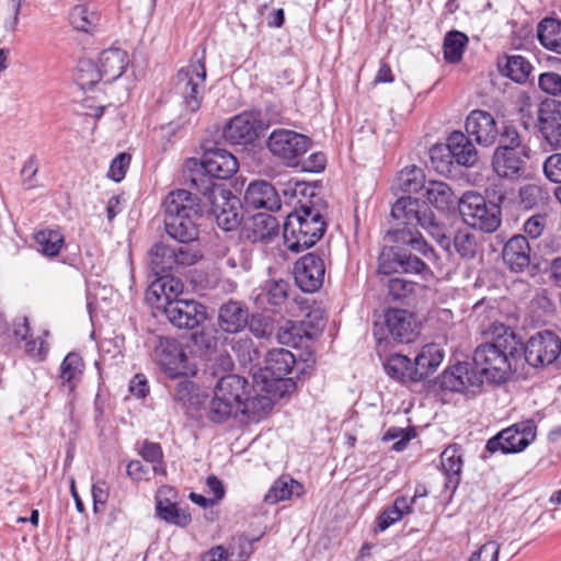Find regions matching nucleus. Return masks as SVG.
<instances>
[{
  "mask_svg": "<svg viewBox=\"0 0 561 561\" xmlns=\"http://www.w3.org/2000/svg\"><path fill=\"white\" fill-rule=\"evenodd\" d=\"M537 425L533 420L515 423L491 437L485 451L494 454H516L526 449L536 438Z\"/></svg>",
  "mask_w": 561,
  "mask_h": 561,
  "instance_id": "obj_11",
  "label": "nucleus"
},
{
  "mask_svg": "<svg viewBox=\"0 0 561 561\" xmlns=\"http://www.w3.org/2000/svg\"><path fill=\"white\" fill-rule=\"evenodd\" d=\"M447 148L460 165L471 167L478 159V151L471 140L461 131H454L447 139Z\"/></svg>",
  "mask_w": 561,
  "mask_h": 561,
  "instance_id": "obj_30",
  "label": "nucleus"
},
{
  "mask_svg": "<svg viewBox=\"0 0 561 561\" xmlns=\"http://www.w3.org/2000/svg\"><path fill=\"white\" fill-rule=\"evenodd\" d=\"M160 277L150 286L149 295L156 297L158 308H163L169 300H179L178 297L183 291V284L180 279L168 275H159Z\"/></svg>",
  "mask_w": 561,
  "mask_h": 561,
  "instance_id": "obj_36",
  "label": "nucleus"
},
{
  "mask_svg": "<svg viewBox=\"0 0 561 561\" xmlns=\"http://www.w3.org/2000/svg\"><path fill=\"white\" fill-rule=\"evenodd\" d=\"M524 351H561V337L551 330L539 331L528 339Z\"/></svg>",
  "mask_w": 561,
  "mask_h": 561,
  "instance_id": "obj_44",
  "label": "nucleus"
},
{
  "mask_svg": "<svg viewBox=\"0 0 561 561\" xmlns=\"http://www.w3.org/2000/svg\"><path fill=\"white\" fill-rule=\"evenodd\" d=\"M156 510L157 515L167 523L185 527L191 522V515L170 501L157 500Z\"/></svg>",
  "mask_w": 561,
  "mask_h": 561,
  "instance_id": "obj_43",
  "label": "nucleus"
},
{
  "mask_svg": "<svg viewBox=\"0 0 561 561\" xmlns=\"http://www.w3.org/2000/svg\"><path fill=\"white\" fill-rule=\"evenodd\" d=\"M440 466L445 474V489L454 492L461 479L462 457L458 445H450L440 454Z\"/></svg>",
  "mask_w": 561,
  "mask_h": 561,
  "instance_id": "obj_28",
  "label": "nucleus"
},
{
  "mask_svg": "<svg viewBox=\"0 0 561 561\" xmlns=\"http://www.w3.org/2000/svg\"><path fill=\"white\" fill-rule=\"evenodd\" d=\"M454 245L456 251L462 256L467 259H471L476 255L478 250V242L476 237L466 231L459 230L454 239Z\"/></svg>",
  "mask_w": 561,
  "mask_h": 561,
  "instance_id": "obj_53",
  "label": "nucleus"
},
{
  "mask_svg": "<svg viewBox=\"0 0 561 561\" xmlns=\"http://www.w3.org/2000/svg\"><path fill=\"white\" fill-rule=\"evenodd\" d=\"M310 146L309 137L289 129H275L267 138L271 153L287 167H296Z\"/></svg>",
  "mask_w": 561,
  "mask_h": 561,
  "instance_id": "obj_13",
  "label": "nucleus"
},
{
  "mask_svg": "<svg viewBox=\"0 0 561 561\" xmlns=\"http://www.w3.org/2000/svg\"><path fill=\"white\" fill-rule=\"evenodd\" d=\"M140 455L146 461L153 463L152 470L156 473H165V468L161 462L163 454L159 444L145 442L140 450Z\"/></svg>",
  "mask_w": 561,
  "mask_h": 561,
  "instance_id": "obj_54",
  "label": "nucleus"
},
{
  "mask_svg": "<svg viewBox=\"0 0 561 561\" xmlns=\"http://www.w3.org/2000/svg\"><path fill=\"white\" fill-rule=\"evenodd\" d=\"M84 369V363L80 353H68L60 365V378L68 385L69 391H73L80 381Z\"/></svg>",
  "mask_w": 561,
  "mask_h": 561,
  "instance_id": "obj_41",
  "label": "nucleus"
},
{
  "mask_svg": "<svg viewBox=\"0 0 561 561\" xmlns=\"http://www.w3.org/2000/svg\"><path fill=\"white\" fill-rule=\"evenodd\" d=\"M503 261L513 272H522L530 264V245L526 237H512L503 248Z\"/></svg>",
  "mask_w": 561,
  "mask_h": 561,
  "instance_id": "obj_24",
  "label": "nucleus"
},
{
  "mask_svg": "<svg viewBox=\"0 0 561 561\" xmlns=\"http://www.w3.org/2000/svg\"><path fill=\"white\" fill-rule=\"evenodd\" d=\"M236 553V545H230L228 550H226L222 546H217L211 548L208 552H206L203 556L202 561H225L228 558H232Z\"/></svg>",
  "mask_w": 561,
  "mask_h": 561,
  "instance_id": "obj_64",
  "label": "nucleus"
},
{
  "mask_svg": "<svg viewBox=\"0 0 561 561\" xmlns=\"http://www.w3.org/2000/svg\"><path fill=\"white\" fill-rule=\"evenodd\" d=\"M174 252L175 271L180 267L194 265L202 257L197 250H194L187 245L174 247Z\"/></svg>",
  "mask_w": 561,
  "mask_h": 561,
  "instance_id": "obj_56",
  "label": "nucleus"
},
{
  "mask_svg": "<svg viewBox=\"0 0 561 561\" xmlns=\"http://www.w3.org/2000/svg\"><path fill=\"white\" fill-rule=\"evenodd\" d=\"M162 309L168 320L180 329H194L205 319L204 307L195 300H169Z\"/></svg>",
  "mask_w": 561,
  "mask_h": 561,
  "instance_id": "obj_15",
  "label": "nucleus"
},
{
  "mask_svg": "<svg viewBox=\"0 0 561 561\" xmlns=\"http://www.w3.org/2000/svg\"><path fill=\"white\" fill-rule=\"evenodd\" d=\"M392 353L385 359L383 368L391 378L401 381H421L433 374L442 364L444 353Z\"/></svg>",
  "mask_w": 561,
  "mask_h": 561,
  "instance_id": "obj_5",
  "label": "nucleus"
},
{
  "mask_svg": "<svg viewBox=\"0 0 561 561\" xmlns=\"http://www.w3.org/2000/svg\"><path fill=\"white\" fill-rule=\"evenodd\" d=\"M476 356L479 355V359H482V364L491 365L494 367H504V368H513L512 360L514 358L510 353H474Z\"/></svg>",
  "mask_w": 561,
  "mask_h": 561,
  "instance_id": "obj_61",
  "label": "nucleus"
},
{
  "mask_svg": "<svg viewBox=\"0 0 561 561\" xmlns=\"http://www.w3.org/2000/svg\"><path fill=\"white\" fill-rule=\"evenodd\" d=\"M497 147L495 151L502 152H518L528 156L530 148L524 142L517 128L511 124H503L500 128V135L497 138Z\"/></svg>",
  "mask_w": 561,
  "mask_h": 561,
  "instance_id": "obj_37",
  "label": "nucleus"
},
{
  "mask_svg": "<svg viewBox=\"0 0 561 561\" xmlns=\"http://www.w3.org/2000/svg\"><path fill=\"white\" fill-rule=\"evenodd\" d=\"M164 219H174L185 215L202 216L203 208L196 195L186 190L170 192L163 201Z\"/></svg>",
  "mask_w": 561,
  "mask_h": 561,
  "instance_id": "obj_19",
  "label": "nucleus"
},
{
  "mask_svg": "<svg viewBox=\"0 0 561 561\" xmlns=\"http://www.w3.org/2000/svg\"><path fill=\"white\" fill-rule=\"evenodd\" d=\"M291 286L283 278H270L260 287L259 294L254 298V302L262 308L265 304L272 307H280L289 298Z\"/></svg>",
  "mask_w": 561,
  "mask_h": 561,
  "instance_id": "obj_26",
  "label": "nucleus"
},
{
  "mask_svg": "<svg viewBox=\"0 0 561 561\" xmlns=\"http://www.w3.org/2000/svg\"><path fill=\"white\" fill-rule=\"evenodd\" d=\"M76 80L82 90H89L101 80H104V77L102 76L98 64L87 59L79 62Z\"/></svg>",
  "mask_w": 561,
  "mask_h": 561,
  "instance_id": "obj_46",
  "label": "nucleus"
},
{
  "mask_svg": "<svg viewBox=\"0 0 561 561\" xmlns=\"http://www.w3.org/2000/svg\"><path fill=\"white\" fill-rule=\"evenodd\" d=\"M174 256V247L163 243L153 244L148 253L150 270L157 276L175 271Z\"/></svg>",
  "mask_w": 561,
  "mask_h": 561,
  "instance_id": "obj_35",
  "label": "nucleus"
},
{
  "mask_svg": "<svg viewBox=\"0 0 561 561\" xmlns=\"http://www.w3.org/2000/svg\"><path fill=\"white\" fill-rule=\"evenodd\" d=\"M201 216L185 215L174 219H164L168 234L182 243H188L198 237V222Z\"/></svg>",
  "mask_w": 561,
  "mask_h": 561,
  "instance_id": "obj_31",
  "label": "nucleus"
},
{
  "mask_svg": "<svg viewBox=\"0 0 561 561\" xmlns=\"http://www.w3.org/2000/svg\"><path fill=\"white\" fill-rule=\"evenodd\" d=\"M325 265L314 253H308L295 264L296 284L307 293L317 291L323 284Z\"/></svg>",
  "mask_w": 561,
  "mask_h": 561,
  "instance_id": "obj_16",
  "label": "nucleus"
},
{
  "mask_svg": "<svg viewBox=\"0 0 561 561\" xmlns=\"http://www.w3.org/2000/svg\"><path fill=\"white\" fill-rule=\"evenodd\" d=\"M423 196L428 204L443 211L449 210L457 201L451 187L443 181H427L423 190Z\"/></svg>",
  "mask_w": 561,
  "mask_h": 561,
  "instance_id": "obj_34",
  "label": "nucleus"
},
{
  "mask_svg": "<svg viewBox=\"0 0 561 561\" xmlns=\"http://www.w3.org/2000/svg\"><path fill=\"white\" fill-rule=\"evenodd\" d=\"M427 181L423 170L416 165L402 169L396 178V188L404 193L423 192Z\"/></svg>",
  "mask_w": 561,
  "mask_h": 561,
  "instance_id": "obj_38",
  "label": "nucleus"
},
{
  "mask_svg": "<svg viewBox=\"0 0 561 561\" xmlns=\"http://www.w3.org/2000/svg\"><path fill=\"white\" fill-rule=\"evenodd\" d=\"M538 39L546 49L561 55V21L542 20L538 25Z\"/></svg>",
  "mask_w": 561,
  "mask_h": 561,
  "instance_id": "obj_40",
  "label": "nucleus"
},
{
  "mask_svg": "<svg viewBox=\"0 0 561 561\" xmlns=\"http://www.w3.org/2000/svg\"><path fill=\"white\" fill-rule=\"evenodd\" d=\"M539 87L548 94L561 93V76L556 72H546L539 77Z\"/></svg>",
  "mask_w": 561,
  "mask_h": 561,
  "instance_id": "obj_63",
  "label": "nucleus"
},
{
  "mask_svg": "<svg viewBox=\"0 0 561 561\" xmlns=\"http://www.w3.org/2000/svg\"><path fill=\"white\" fill-rule=\"evenodd\" d=\"M28 331L26 318L20 319L14 323V336L18 341L23 342V344L18 345L19 347H24L25 351H45L48 348V345L42 336L33 339L28 335Z\"/></svg>",
  "mask_w": 561,
  "mask_h": 561,
  "instance_id": "obj_48",
  "label": "nucleus"
},
{
  "mask_svg": "<svg viewBox=\"0 0 561 561\" xmlns=\"http://www.w3.org/2000/svg\"><path fill=\"white\" fill-rule=\"evenodd\" d=\"M483 336L484 342L476 351H518L522 345L514 331L502 323H492Z\"/></svg>",
  "mask_w": 561,
  "mask_h": 561,
  "instance_id": "obj_20",
  "label": "nucleus"
},
{
  "mask_svg": "<svg viewBox=\"0 0 561 561\" xmlns=\"http://www.w3.org/2000/svg\"><path fill=\"white\" fill-rule=\"evenodd\" d=\"M437 382L443 391L460 393L467 398L480 394L483 388L478 370V356H474L471 362H457L448 366L440 374Z\"/></svg>",
  "mask_w": 561,
  "mask_h": 561,
  "instance_id": "obj_9",
  "label": "nucleus"
},
{
  "mask_svg": "<svg viewBox=\"0 0 561 561\" xmlns=\"http://www.w3.org/2000/svg\"><path fill=\"white\" fill-rule=\"evenodd\" d=\"M188 165L196 168L201 174V179L192 178L193 184L199 190L204 191L205 186H210V179L227 180L231 178L239 168L237 158L221 148L207 149L203 156L202 161L192 159Z\"/></svg>",
  "mask_w": 561,
  "mask_h": 561,
  "instance_id": "obj_8",
  "label": "nucleus"
},
{
  "mask_svg": "<svg viewBox=\"0 0 561 561\" xmlns=\"http://www.w3.org/2000/svg\"><path fill=\"white\" fill-rule=\"evenodd\" d=\"M35 241L39 252L53 257L59 253L64 244V236L58 230H42L35 234Z\"/></svg>",
  "mask_w": 561,
  "mask_h": 561,
  "instance_id": "obj_45",
  "label": "nucleus"
},
{
  "mask_svg": "<svg viewBox=\"0 0 561 561\" xmlns=\"http://www.w3.org/2000/svg\"><path fill=\"white\" fill-rule=\"evenodd\" d=\"M130 157L126 153H119L112 161L108 170V176L115 182H119L124 179L126 170L129 165Z\"/></svg>",
  "mask_w": 561,
  "mask_h": 561,
  "instance_id": "obj_62",
  "label": "nucleus"
},
{
  "mask_svg": "<svg viewBox=\"0 0 561 561\" xmlns=\"http://www.w3.org/2000/svg\"><path fill=\"white\" fill-rule=\"evenodd\" d=\"M499 67L503 76L512 79L517 83L525 82L528 79L533 68L529 61L519 55L505 56L502 60H500Z\"/></svg>",
  "mask_w": 561,
  "mask_h": 561,
  "instance_id": "obj_39",
  "label": "nucleus"
},
{
  "mask_svg": "<svg viewBox=\"0 0 561 561\" xmlns=\"http://www.w3.org/2000/svg\"><path fill=\"white\" fill-rule=\"evenodd\" d=\"M257 121L250 113H242L229 121L222 130L227 142L241 145L252 141L256 137Z\"/></svg>",
  "mask_w": 561,
  "mask_h": 561,
  "instance_id": "obj_23",
  "label": "nucleus"
},
{
  "mask_svg": "<svg viewBox=\"0 0 561 561\" xmlns=\"http://www.w3.org/2000/svg\"><path fill=\"white\" fill-rule=\"evenodd\" d=\"M105 82H113L124 73L128 65L127 53L112 47L103 50L96 61Z\"/></svg>",
  "mask_w": 561,
  "mask_h": 561,
  "instance_id": "obj_27",
  "label": "nucleus"
},
{
  "mask_svg": "<svg viewBox=\"0 0 561 561\" xmlns=\"http://www.w3.org/2000/svg\"><path fill=\"white\" fill-rule=\"evenodd\" d=\"M514 362L524 360L528 365L538 367L561 368V353H510Z\"/></svg>",
  "mask_w": 561,
  "mask_h": 561,
  "instance_id": "obj_42",
  "label": "nucleus"
},
{
  "mask_svg": "<svg viewBox=\"0 0 561 561\" xmlns=\"http://www.w3.org/2000/svg\"><path fill=\"white\" fill-rule=\"evenodd\" d=\"M468 37L458 31L449 32L444 39V57L449 62L460 61Z\"/></svg>",
  "mask_w": 561,
  "mask_h": 561,
  "instance_id": "obj_47",
  "label": "nucleus"
},
{
  "mask_svg": "<svg viewBox=\"0 0 561 561\" xmlns=\"http://www.w3.org/2000/svg\"><path fill=\"white\" fill-rule=\"evenodd\" d=\"M157 360L170 378L193 377L197 373L195 353H158Z\"/></svg>",
  "mask_w": 561,
  "mask_h": 561,
  "instance_id": "obj_22",
  "label": "nucleus"
},
{
  "mask_svg": "<svg viewBox=\"0 0 561 561\" xmlns=\"http://www.w3.org/2000/svg\"><path fill=\"white\" fill-rule=\"evenodd\" d=\"M419 226L425 229L443 248L449 247L450 241L446 236V228L436 219L431 209L423 211Z\"/></svg>",
  "mask_w": 561,
  "mask_h": 561,
  "instance_id": "obj_49",
  "label": "nucleus"
},
{
  "mask_svg": "<svg viewBox=\"0 0 561 561\" xmlns=\"http://www.w3.org/2000/svg\"><path fill=\"white\" fill-rule=\"evenodd\" d=\"M500 128L492 114L482 110H473L467 116L466 131L478 145L493 146L499 138Z\"/></svg>",
  "mask_w": 561,
  "mask_h": 561,
  "instance_id": "obj_17",
  "label": "nucleus"
},
{
  "mask_svg": "<svg viewBox=\"0 0 561 561\" xmlns=\"http://www.w3.org/2000/svg\"><path fill=\"white\" fill-rule=\"evenodd\" d=\"M273 405V398L254 381L250 385L244 377L229 374L221 376L214 387L208 417L214 423H222L241 414L256 422L267 415Z\"/></svg>",
  "mask_w": 561,
  "mask_h": 561,
  "instance_id": "obj_1",
  "label": "nucleus"
},
{
  "mask_svg": "<svg viewBox=\"0 0 561 561\" xmlns=\"http://www.w3.org/2000/svg\"><path fill=\"white\" fill-rule=\"evenodd\" d=\"M209 357L206 358L205 371L218 379L233 368V360L229 353H207Z\"/></svg>",
  "mask_w": 561,
  "mask_h": 561,
  "instance_id": "obj_50",
  "label": "nucleus"
},
{
  "mask_svg": "<svg viewBox=\"0 0 561 561\" xmlns=\"http://www.w3.org/2000/svg\"><path fill=\"white\" fill-rule=\"evenodd\" d=\"M528 156L518 152L494 151L492 157V168L494 172L504 179L515 180L523 176L525 172L526 160Z\"/></svg>",
  "mask_w": 561,
  "mask_h": 561,
  "instance_id": "obj_25",
  "label": "nucleus"
},
{
  "mask_svg": "<svg viewBox=\"0 0 561 561\" xmlns=\"http://www.w3.org/2000/svg\"><path fill=\"white\" fill-rule=\"evenodd\" d=\"M205 51L196 60L178 71L175 90L182 96L184 106L196 112L203 102L206 90Z\"/></svg>",
  "mask_w": 561,
  "mask_h": 561,
  "instance_id": "obj_10",
  "label": "nucleus"
},
{
  "mask_svg": "<svg viewBox=\"0 0 561 561\" xmlns=\"http://www.w3.org/2000/svg\"><path fill=\"white\" fill-rule=\"evenodd\" d=\"M324 317L321 310L309 312L300 322L286 321L277 332V340L280 344L293 348H308L309 343L324 328Z\"/></svg>",
  "mask_w": 561,
  "mask_h": 561,
  "instance_id": "obj_12",
  "label": "nucleus"
},
{
  "mask_svg": "<svg viewBox=\"0 0 561 561\" xmlns=\"http://www.w3.org/2000/svg\"><path fill=\"white\" fill-rule=\"evenodd\" d=\"M261 355L262 353H238V359L252 375L256 386L273 398V402L293 392L296 385L286 376L295 368V353H264V366L259 363Z\"/></svg>",
  "mask_w": 561,
  "mask_h": 561,
  "instance_id": "obj_2",
  "label": "nucleus"
},
{
  "mask_svg": "<svg viewBox=\"0 0 561 561\" xmlns=\"http://www.w3.org/2000/svg\"><path fill=\"white\" fill-rule=\"evenodd\" d=\"M253 240L262 241L277 233L276 219L271 215L259 214L253 217Z\"/></svg>",
  "mask_w": 561,
  "mask_h": 561,
  "instance_id": "obj_51",
  "label": "nucleus"
},
{
  "mask_svg": "<svg viewBox=\"0 0 561 561\" xmlns=\"http://www.w3.org/2000/svg\"><path fill=\"white\" fill-rule=\"evenodd\" d=\"M244 203L255 209L276 211L282 202L274 186L265 181L251 183L244 193Z\"/></svg>",
  "mask_w": 561,
  "mask_h": 561,
  "instance_id": "obj_21",
  "label": "nucleus"
},
{
  "mask_svg": "<svg viewBox=\"0 0 561 561\" xmlns=\"http://www.w3.org/2000/svg\"><path fill=\"white\" fill-rule=\"evenodd\" d=\"M101 22V11L93 2L79 3L70 11V23L82 32L94 31Z\"/></svg>",
  "mask_w": 561,
  "mask_h": 561,
  "instance_id": "obj_33",
  "label": "nucleus"
},
{
  "mask_svg": "<svg viewBox=\"0 0 561 561\" xmlns=\"http://www.w3.org/2000/svg\"><path fill=\"white\" fill-rule=\"evenodd\" d=\"M399 266V273H421L425 267V263L415 255H407L399 253V263H396Z\"/></svg>",
  "mask_w": 561,
  "mask_h": 561,
  "instance_id": "obj_60",
  "label": "nucleus"
},
{
  "mask_svg": "<svg viewBox=\"0 0 561 561\" xmlns=\"http://www.w3.org/2000/svg\"><path fill=\"white\" fill-rule=\"evenodd\" d=\"M478 370L481 376L482 387L484 382L500 385L508 380L513 368L494 367L478 362Z\"/></svg>",
  "mask_w": 561,
  "mask_h": 561,
  "instance_id": "obj_52",
  "label": "nucleus"
},
{
  "mask_svg": "<svg viewBox=\"0 0 561 561\" xmlns=\"http://www.w3.org/2000/svg\"><path fill=\"white\" fill-rule=\"evenodd\" d=\"M386 324L391 335L401 343H410L420 332V321L405 309H391L386 313Z\"/></svg>",
  "mask_w": 561,
  "mask_h": 561,
  "instance_id": "obj_18",
  "label": "nucleus"
},
{
  "mask_svg": "<svg viewBox=\"0 0 561 561\" xmlns=\"http://www.w3.org/2000/svg\"><path fill=\"white\" fill-rule=\"evenodd\" d=\"M425 209L428 207L414 197L407 196L397 199L392 205L391 216L398 227L387 232L388 240L398 244H408L413 250L426 254L427 244L417 231Z\"/></svg>",
  "mask_w": 561,
  "mask_h": 561,
  "instance_id": "obj_4",
  "label": "nucleus"
},
{
  "mask_svg": "<svg viewBox=\"0 0 561 561\" xmlns=\"http://www.w3.org/2000/svg\"><path fill=\"white\" fill-rule=\"evenodd\" d=\"M415 436V432L413 430H404L401 427H390L383 434L382 440L390 442L396 440L392 445V449L396 451H402L408 443Z\"/></svg>",
  "mask_w": 561,
  "mask_h": 561,
  "instance_id": "obj_55",
  "label": "nucleus"
},
{
  "mask_svg": "<svg viewBox=\"0 0 561 561\" xmlns=\"http://www.w3.org/2000/svg\"><path fill=\"white\" fill-rule=\"evenodd\" d=\"M458 208L463 222L473 229L491 233L501 225L500 207L479 193L466 192L458 202Z\"/></svg>",
  "mask_w": 561,
  "mask_h": 561,
  "instance_id": "obj_6",
  "label": "nucleus"
},
{
  "mask_svg": "<svg viewBox=\"0 0 561 561\" xmlns=\"http://www.w3.org/2000/svg\"><path fill=\"white\" fill-rule=\"evenodd\" d=\"M305 493L304 485L289 476L283 474L274 481L264 496L268 504L290 500L293 496L300 497Z\"/></svg>",
  "mask_w": 561,
  "mask_h": 561,
  "instance_id": "obj_32",
  "label": "nucleus"
},
{
  "mask_svg": "<svg viewBox=\"0 0 561 561\" xmlns=\"http://www.w3.org/2000/svg\"><path fill=\"white\" fill-rule=\"evenodd\" d=\"M202 192L205 198L204 206H208L209 215L221 229L231 231L239 226L241 202L237 196L219 184L206 185Z\"/></svg>",
  "mask_w": 561,
  "mask_h": 561,
  "instance_id": "obj_7",
  "label": "nucleus"
},
{
  "mask_svg": "<svg viewBox=\"0 0 561 561\" xmlns=\"http://www.w3.org/2000/svg\"><path fill=\"white\" fill-rule=\"evenodd\" d=\"M543 173L549 181L561 183V153H553L545 160Z\"/></svg>",
  "mask_w": 561,
  "mask_h": 561,
  "instance_id": "obj_59",
  "label": "nucleus"
},
{
  "mask_svg": "<svg viewBox=\"0 0 561 561\" xmlns=\"http://www.w3.org/2000/svg\"><path fill=\"white\" fill-rule=\"evenodd\" d=\"M325 228L327 222L319 209L301 205L287 216L283 228L284 243L293 252L304 251L321 239Z\"/></svg>",
  "mask_w": 561,
  "mask_h": 561,
  "instance_id": "obj_3",
  "label": "nucleus"
},
{
  "mask_svg": "<svg viewBox=\"0 0 561 561\" xmlns=\"http://www.w3.org/2000/svg\"><path fill=\"white\" fill-rule=\"evenodd\" d=\"M538 129L543 141L552 149L561 148V103L548 100L539 105Z\"/></svg>",
  "mask_w": 561,
  "mask_h": 561,
  "instance_id": "obj_14",
  "label": "nucleus"
},
{
  "mask_svg": "<svg viewBox=\"0 0 561 561\" xmlns=\"http://www.w3.org/2000/svg\"><path fill=\"white\" fill-rule=\"evenodd\" d=\"M396 263H399V252L392 248H385L379 255L378 272L385 275L399 273V266Z\"/></svg>",
  "mask_w": 561,
  "mask_h": 561,
  "instance_id": "obj_57",
  "label": "nucleus"
},
{
  "mask_svg": "<svg viewBox=\"0 0 561 561\" xmlns=\"http://www.w3.org/2000/svg\"><path fill=\"white\" fill-rule=\"evenodd\" d=\"M499 552L500 545L494 540H489L472 553L469 561H497Z\"/></svg>",
  "mask_w": 561,
  "mask_h": 561,
  "instance_id": "obj_58",
  "label": "nucleus"
},
{
  "mask_svg": "<svg viewBox=\"0 0 561 561\" xmlns=\"http://www.w3.org/2000/svg\"><path fill=\"white\" fill-rule=\"evenodd\" d=\"M248 309L239 301L224 304L218 313L220 328L228 333H239L248 323Z\"/></svg>",
  "mask_w": 561,
  "mask_h": 561,
  "instance_id": "obj_29",
  "label": "nucleus"
}]
</instances>
